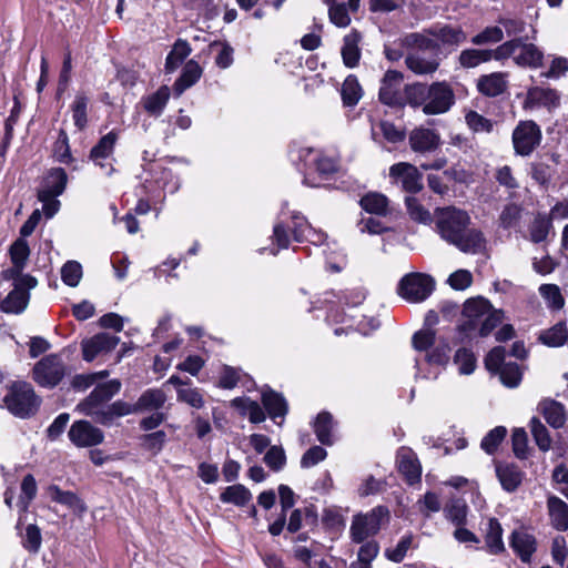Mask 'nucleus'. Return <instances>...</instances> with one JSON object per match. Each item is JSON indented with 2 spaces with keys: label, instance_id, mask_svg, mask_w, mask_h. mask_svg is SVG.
<instances>
[{
  "label": "nucleus",
  "instance_id": "obj_1",
  "mask_svg": "<svg viewBox=\"0 0 568 568\" xmlns=\"http://www.w3.org/2000/svg\"><path fill=\"white\" fill-rule=\"evenodd\" d=\"M469 214L455 206L435 210V225L440 239L454 245L465 254H480L485 251L487 241L483 232L470 227Z\"/></svg>",
  "mask_w": 568,
  "mask_h": 568
},
{
  "label": "nucleus",
  "instance_id": "obj_2",
  "mask_svg": "<svg viewBox=\"0 0 568 568\" xmlns=\"http://www.w3.org/2000/svg\"><path fill=\"white\" fill-rule=\"evenodd\" d=\"M504 318L484 297L469 298L464 303L460 323L457 326V342L463 344L473 338L488 336Z\"/></svg>",
  "mask_w": 568,
  "mask_h": 568
},
{
  "label": "nucleus",
  "instance_id": "obj_3",
  "mask_svg": "<svg viewBox=\"0 0 568 568\" xmlns=\"http://www.w3.org/2000/svg\"><path fill=\"white\" fill-rule=\"evenodd\" d=\"M406 98L410 108H420L426 115L444 114L455 104L454 90L446 81L406 84Z\"/></svg>",
  "mask_w": 568,
  "mask_h": 568
},
{
  "label": "nucleus",
  "instance_id": "obj_4",
  "mask_svg": "<svg viewBox=\"0 0 568 568\" xmlns=\"http://www.w3.org/2000/svg\"><path fill=\"white\" fill-rule=\"evenodd\" d=\"M298 161L303 162V184L310 187H324L325 181L338 171L335 158L327 156L313 148H301L297 152Z\"/></svg>",
  "mask_w": 568,
  "mask_h": 568
},
{
  "label": "nucleus",
  "instance_id": "obj_5",
  "mask_svg": "<svg viewBox=\"0 0 568 568\" xmlns=\"http://www.w3.org/2000/svg\"><path fill=\"white\" fill-rule=\"evenodd\" d=\"M3 402L12 415L29 418L38 412L42 400L30 383L14 382L11 384Z\"/></svg>",
  "mask_w": 568,
  "mask_h": 568
},
{
  "label": "nucleus",
  "instance_id": "obj_6",
  "mask_svg": "<svg viewBox=\"0 0 568 568\" xmlns=\"http://www.w3.org/2000/svg\"><path fill=\"white\" fill-rule=\"evenodd\" d=\"M286 213L284 209H282L280 213V220L274 224L273 227V242L276 244L277 248H272L271 254L276 255L278 250L288 248L291 239L290 231L293 234V239L296 242H303L305 239V234L312 227L308 223L307 219L302 215L300 212L293 211L290 214L291 224L286 223L284 219Z\"/></svg>",
  "mask_w": 568,
  "mask_h": 568
},
{
  "label": "nucleus",
  "instance_id": "obj_7",
  "mask_svg": "<svg viewBox=\"0 0 568 568\" xmlns=\"http://www.w3.org/2000/svg\"><path fill=\"white\" fill-rule=\"evenodd\" d=\"M68 374V367L60 355L49 354L32 368V379L43 388L57 387Z\"/></svg>",
  "mask_w": 568,
  "mask_h": 568
},
{
  "label": "nucleus",
  "instance_id": "obj_8",
  "mask_svg": "<svg viewBox=\"0 0 568 568\" xmlns=\"http://www.w3.org/2000/svg\"><path fill=\"white\" fill-rule=\"evenodd\" d=\"M121 389V382L119 379H111L109 382L98 384L93 390L77 406L75 410L92 417L95 422L99 417L100 409L104 407L113 396Z\"/></svg>",
  "mask_w": 568,
  "mask_h": 568
},
{
  "label": "nucleus",
  "instance_id": "obj_9",
  "mask_svg": "<svg viewBox=\"0 0 568 568\" xmlns=\"http://www.w3.org/2000/svg\"><path fill=\"white\" fill-rule=\"evenodd\" d=\"M435 282L432 276L422 273L405 275L398 284V294L406 301L419 303L425 301L434 291Z\"/></svg>",
  "mask_w": 568,
  "mask_h": 568
},
{
  "label": "nucleus",
  "instance_id": "obj_10",
  "mask_svg": "<svg viewBox=\"0 0 568 568\" xmlns=\"http://www.w3.org/2000/svg\"><path fill=\"white\" fill-rule=\"evenodd\" d=\"M13 288L1 303V311L4 313L20 314L29 303V291L34 288L38 281L32 275H26L22 278H10Z\"/></svg>",
  "mask_w": 568,
  "mask_h": 568
},
{
  "label": "nucleus",
  "instance_id": "obj_11",
  "mask_svg": "<svg viewBox=\"0 0 568 568\" xmlns=\"http://www.w3.org/2000/svg\"><path fill=\"white\" fill-rule=\"evenodd\" d=\"M541 139V130L535 121H520L511 135L515 153L529 156L539 146Z\"/></svg>",
  "mask_w": 568,
  "mask_h": 568
},
{
  "label": "nucleus",
  "instance_id": "obj_12",
  "mask_svg": "<svg viewBox=\"0 0 568 568\" xmlns=\"http://www.w3.org/2000/svg\"><path fill=\"white\" fill-rule=\"evenodd\" d=\"M388 517L387 508L383 506L375 507L364 515L354 517L351 526L352 539L355 542H363L369 536L377 534L384 518Z\"/></svg>",
  "mask_w": 568,
  "mask_h": 568
},
{
  "label": "nucleus",
  "instance_id": "obj_13",
  "mask_svg": "<svg viewBox=\"0 0 568 568\" xmlns=\"http://www.w3.org/2000/svg\"><path fill=\"white\" fill-rule=\"evenodd\" d=\"M403 73L396 70H388L382 81L379 88V101L388 106L408 105L406 98V85L402 91Z\"/></svg>",
  "mask_w": 568,
  "mask_h": 568
},
{
  "label": "nucleus",
  "instance_id": "obj_14",
  "mask_svg": "<svg viewBox=\"0 0 568 568\" xmlns=\"http://www.w3.org/2000/svg\"><path fill=\"white\" fill-rule=\"evenodd\" d=\"M389 176L407 193H417L423 189V174L410 163L399 162L392 165Z\"/></svg>",
  "mask_w": 568,
  "mask_h": 568
},
{
  "label": "nucleus",
  "instance_id": "obj_15",
  "mask_svg": "<svg viewBox=\"0 0 568 568\" xmlns=\"http://www.w3.org/2000/svg\"><path fill=\"white\" fill-rule=\"evenodd\" d=\"M70 442L77 447H93L103 443V432L88 420L74 422L68 433Z\"/></svg>",
  "mask_w": 568,
  "mask_h": 568
},
{
  "label": "nucleus",
  "instance_id": "obj_16",
  "mask_svg": "<svg viewBox=\"0 0 568 568\" xmlns=\"http://www.w3.org/2000/svg\"><path fill=\"white\" fill-rule=\"evenodd\" d=\"M9 254L12 265L1 272V277L3 280L22 278L27 275L23 271L27 267L30 256L28 242L19 237L11 244Z\"/></svg>",
  "mask_w": 568,
  "mask_h": 568
},
{
  "label": "nucleus",
  "instance_id": "obj_17",
  "mask_svg": "<svg viewBox=\"0 0 568 568\" xmlns=\"http://www.w3.org/2000/svg\"><path fill=\"white\" fill-rule=\"evenodd\" d=\"M429 33L438 43V52L442 50L450 52L467 39L465 31L460 27L452 24H434L429 27Z\"/></svg>",
  "mask_w": 568,
  "mask_h": 568
},
{
  "label": "nucleus",
  "instance_id": "obj_18",
  "mask_svg": "<svg viewBox=\"0 0 568 568\" xmlns=\"http://www.w3.org/2000/svg\"><path fill=\"white\" fill-rule=\"evenodd\" d=\"M118 139V133L115 131H111L103 135L90 151V160L97 166H100L102 170H104L106 175H111L114 171L109 160L112 159Z\"/></svg>",
  "mask_w": 568,
  "mask_h": 568
},
{
  "label": "nucleus",
  "instance_id": "obj_19",
  "mask_svg": "<svg viewBox=\"0 0 568 568\" xmlns=\"http://www.w3.org/2000/svg\"><path fill=\"white\" fill-rule=\"evenodd\" d=\"M120 338L110 333H99L81 343L82 355L85 362H92L99 355L110 353L116 347Z\"/></svg>",
  "mask_w": 568,
  "mask_h": 568
},
{
  "label": "nucleus",
  "instance_id": "obj_20",
  "mask_svg": "<svg viewBox=\"0 0 568 568\" xmlns=\"http://www.w3.org/2000/svg\"><path fill=\"white\" fill-rule=\"evenodd\" d=\"M408 142L414 152L427 154L435 152L440 146L442 140L436 130L420 125L410 131Z\"/></svg>",
  "mask_w": 568,
  "mask_h": 568
},
{
  "label": "nucleus",
  "instance_id": "obj_21",
  "mask_svg": "<svg viewBox=\"0 0 568 568\" xmlns=\"http://www.w3.org/2000/svg\"><path fill=\"white\" fill-rule=\"evenodd\" d=\"M442 59L436 53L408 52L405 57V64L416 75H432L439 65Z\"/></svg>",
  "mask_w": 568,
  "mask_h": 568
},
{
  "label": "nucleus",
  "instance_id": "obj_22",
  "mask_svg": "<svg viewBox=\"0 0 568 568\" xmlns=\"http://www.w3.org/2000/svg\"><path fill=\"white\" fill-rule=\"evenodd\" d=\"M402 45L409 52H430L438 54V43L430 36L429 28L423 29L420 32H410L402 38Z\"/></svg>",
  "mask_w": 568,
  "mask_h": 568
},
{
  "label": "nucleus",
  "instance_id": "obj_23",
  "mask_svg": "<svg viewBox=\"0 0 568 568\" xmlns=\"http://www.w3.org/2000/svg\"><path fill=\"white\" fill-rule=\"evenodd\" d=\"M131 414H136V408L134 407V404L128 403L122 399H118L102 407L100 409L99 417L95 422L103 426L110 427L114 424L115 419Z\"/></svg>",
  "mask_w": 568,
  "mask_h": 568
},
{
  "label": "nucleus",
  "instance_id": "obj_24",
  "mask_svg": "<svg viewBox=\"0 0 568 568\" xmlns=\"http://www.w3.org/2000/svg\"><path fill=\"white\" fill-rule=\"evenodd\" d=\"M68 183V174L62 168H53L48 171L42 180L38 194L60 196Z\"/></svg>",
  "mask_w": 568,
  "mask_h": 568
},
{
  "label": "nucleus",
  "instance_id": "obj_25",
  "mask_svg": "<svg viewBox=\"0 0 568 568\" xmlns=\"http://www.w3.org/2000/svg\"><path fill=\"white\" fill-rule=\"evenodd\" d=\"M170 95V88L161 85L155 92L144 95L140 101V105L149 115L159 118L163 113Z\"/></svg>",
  "mask_w": 568,
  "mask_h": 568
},
{
  "label": "nucleus",
  "instance_id": "obj_26",
  "mask_svg": "<svg viewBox=\"0 0 568 568\" xmlns=\"http://www.w3.org/2000/svg\"><path fill=\"white\" fill-rule=\"evenodd\" d=\"M547 508L551 526L558 531L568 529V505L557 496H549Z\"/></svg>",
  "mask_w": 568,
  "mask_h": 568
},
{
  "label": "nucleus",
  "instance_id": "obj_27",
  "mask_svg": "<svg viewBox=\"0 0 568 568\" xmlns=\"http://www.w3.org/2000/svg\"><path fill=\"white\" fill-rule=\"evenodd\" d=\"M510 547L519 556L521 561L529 562L536 551V539L526 531L515 530L511 534Z\"/></svg>",
  "mask_w": 568,
  "mask_h": 568
},
{
  "label": "nucleus",
  "instance_id": "obj_28",
  "mask_svg": "<svg viewBox=\"0 0 568 568\" xmlns=\"http://www.w3.org/2000/svg\"><path fill=\"white\" fill-rule=\"evenodd\" d=\"M477 88L478 91L486 97H497L504 93L507 88L506 74L503 72H494L481 75L478 79Z\"/></svg>",
  "mask_w": 568,
  "mask_h": 568
},
{
  "label": "nucleus",
  "instance_id": "obj_29",
  "mask_svg": "<svg viewBox=\"0 0 568 568\" xmlns=\"http://www.w3.org/2000/svg\"><path fill=\"white\" fill-rule=\"evenodd\" d=\"M399 473L406 478L408 484L419 481L422 469L417 458L409 450H400L397 456Z\"/></svg>",
  "mask_w": 568,
  "mask_h": 568
},
{
  "label": "nucleus",
  "instance_id": "obj_30",
  "mask_svg": "<svg viewBox=\"0 0 568 568\" xmlns=\"http://www.w3.org/2000/svg\"><path fill=\"white\" fill-rule=\"evenodd\" d=\"M202 75V68L194 60H189L183 67L182 74L173 84L176 95H181L186 89L194 85Z\"/></svg>",
  "mask_w": 568,
  "mask_h": 568
},
{
  "label": "nucleus",
  "instance_id": "obj_31",
  "mask_svg": "<svg viewBox=\"0 0 568 568\" xmlns=\"http://www.w3.org/2000/svg\"><path fill=\"white\" fill-rule=\"evenodd\" d=\"M541 413L546 422L552 428H561L567 420V412L565 406L554 399H545L540 403Z\"/></svg>",
  "mask_w": 568,
  "mask_h": 568
},
{
  "label": "nucleus",
  "instance_id": "obj_32",
  "mask_svg": "<svg viewBox=\"0 0 568 568\" xmlns=\"http://www.w3.org/2000/svg\"><path fill=\"white\" fill-rule=\"evenodd\" d=\"M519 53L514 55V61L519 67L537 69L542 65L544 53L532 43L520 41Z\"/></svg>",
  "mask_w": 568,
  "mask_h": 568
},
{
  "label": "nucleus",
  "instance_id": "obj_33",
  "mask_svg": "<svg viewBox=\"0 0 568 568\" xmlns=\"http://www.w3.org/2000/svg\"><path fill=\"white\" fill-rule=\"evenodd\" d=\"M496 475L506 491H515L523 480V473L514 464H497Z\"/></svg>",
  "mask_w": 568,
  "mask_h": 568
},
{
  "label": "nucleus",
  "instance_id": "obj_34",
  "mask_svg": "<svg viewBox=\"0 0 568 568\" xmlns=\"http://www.w3.org/2000/svg\"><path fill=\"white\" fill-rule=\"evenodd\" d=\"M262 403L273 420L278 417L284 418L287 414V402L280 393L272 389L264 390L262 393Z\"/></svg>",
  "mask_w": 568,
  "mask_h": 568
},
{
  "label": "nucleus",
  "instance_id": "obj_35",
  "mask_svg": "<svg viewBox=\"0 0 568 568\" xmlns=\"http://www.w3.org/2000/svg\"><path fill=\"white\" fill-rule=\"evenodd\" d=\"M485 548L489 554L498 555L505 550L503 528L496 518H490L485 534Z\"/></svg>",
  "mask_w": 568,
  "mask_h": 568
},
{
  "label": "nucleus",
  "instance_id": "obj_36",
  "mask_svg": "<svg viewBox=\"0 0 568 568\" xmlns=\"http://www.w3.org/2000/svg\"><path fill=\"white\" fill-rule=\"evenodd\" d=\"M361 41V34L356 31L344 37V43L342 47L343 62L347 68H355L361 58V50L358 43Z\"/></svg>",
  "mask_w": 568,
  "mask_h": 568
},
{
  "label": "nucleus",
  "instance_id": "obj_37",
  "mask_svg": "<svg viewBox=\"0 0 568 568\" xmlns=\"http://www.w3.org/2000/svg\"><path fill=\"white\" fill-rule=\"evenodd\" d=\"M192 49L186 40L179 39L173 44L172 50L169 52L165 60V72H174L183 61L191 54Z\"/></svg>",
  "mask_w": 568,
  "mask_h": 568
},
{
  "label": "nucleus",
  "instance_id": "obj_38",
  "mask_svg": "<svg viewBox=\"0 0 568 568\" xmlns=\"http://www.w3.org/2000/svg\"><path fill=\"white\" fill-rule=\"evenodd\" d=\"M38 491V486L34 477L31 474H28L23 477L21 483V494L19 496V500L17 506L19 508L20 516L26 514L29 509L31 501L36 498ZM21 525V517L19 518L17 528Z\"/></svg>",
  "mask_w": 568,
  "mask_h": 568
},
{
  "label": "nucleus",
  "instance_id": "obj_39",
  "mask_svg": "<svg viewBox=\"0 0 568 568\" xmlns=\"http://www.w3.org/2000/svg\"><path fill=\"white\" fill-rule=\"evenodd\" d=\"M166 396L163 390L150 388L142 393L138 402L134 404L136 413L145 410H158L163 407Z\"/></svg>",
  "mask_w": 568,
  "mask_h": 568
},
{
  "label": "nucleus",
  "instance_id": "obj_40",
  "mask_svg": "<svg viewBox=\"0 0 568 568\" xmlns=\"http://www.w3.org/2000/svg\"><path fill=\"white\" fill-rule=\"evenodd\" d=\"M90 99L84 92H78L70 105L74 125L82 131L88 125V108Z\"/></svg>",
  "mask_w": 568,
  "mask_h": 568
},
{
  "label": "nucleus",
  "instance_id": "obj_41",
  "mask_svg": "<svg viewBox=\"0 0 568 568\" xmlns=\"http://www.w3.org/2000/svg\"><path fill=\"white\" fill-rule=\"evenodd\" d=\"M529 100L539 106L548 110L555 109L560 104V95L554 89L535 88L528 93Z\"/></svg>",
  "mask_w": 568,
  "mask_h": 568
},
{
  "label": "nucleus",
  "instance_id": "obj_42",
  "mask_svg": "<svg viewBox=\"0 0 568 568\" xmlns=\"http://www.w3.org/2000/svg\"><path fill=\"white\" fill-rule=\"evenodd\" d=\"M48 495L53 501L64 505L73 510H85L83 501L74 493L64 491L57 485L49 486Z\"/></svg>",
  "mask_w": 568,
  "mask_h": 568
},
{
  "label": "nucleus",
  "instance_id": "obj_43",
  "mask_svg": "<svg viewBox=\"0 0 568 568\" xmlns=\"http://www.w3.org/2000/svg\"><path fill=\"white\" fill-rule=\"evenodd\" d=\"M251 498V491L241 484L226 487L220 496L222 503L233 504L239 507L245 506Z\"/></svg>",
  "mask_w": 568,
  "mask_h": 568
},
{
  "label": "nucleus",
  "instance_id": "obj_44",
  "mask_svg": "<svg viewBox=\"0 0 568 568\" xmlns=\"http://www.w3.org/2000/svg\"><path fill=\"white\" fill-rule=\"evenodd\" d=\"M489 61L488 49H465L458 55V63L464 69H473Z\"/></svg>",
  "mask_w": 568,
  "mask_h": 568
},
{
  "label": "nucleus",
  "instance_id": "obj_45",
  "mask_svg": "<svg viewBox=\"0 0 568 568\" xmlns=\"http://www.w3.org/2000/svg\"><path fill=\"white\" fill-rule=\"evenodd\" d=\"M460 375H471L477 367V357L470 348L459 347L453 357Z\"/></svg>",
  "mask_w": 568,
  "mask_h": 568
},
{
  "label": "nucleus",
  "instance_id": "obj_46",
  "mask_svg": "<svg viewBox=\"0 0 568 568\" xmlns=\"http://www.w3.org/2000/svg\"><path fill=\"white\" fill-rule=\"evenodd\" d=\"M539 339L550 347L562 346L568 341V328L565 322H559L552 327L544 331Z\"/></svg>",
  "mask_w": 568,
  "mask_h": 568
},
{
  "label": "nucleus",
  "instance_id": "obj_47",
  "mask_svg": "<svg viewBox=\"0 0 568 568\" xmlns=\"http://www.w3.org/2000/svg\"><path fill=\"white\" fill-rule=\"evenodd\" d=\"M468 507L463 499H452L444 507V514L447 520L455 526H465L467 523Z\"/></svg>",
  "mask_w": 568,
  "mask_h": 568
},
{
  "label": "nucleus",
  "instance_id": "obj_48",
  "mask_svg": "<svg viewBox=\"0 0 568 568\" xmlns=\"http://www.w3.org/2000/svg\"><path fill=\"white\" fill-rule=\"evenodd\" d=\"M342 101L345 106H354L363 95L362 88L355 75H348L341 89Z\"/></svg>",
  "mask_w": 568,
  "mask_h": 568
},
{
  "label": "nucleus",
  "instance_id": "obj_49",
  "mask_svg": "<svg viewBox=\"0 0 568 568\" xmlns=\"http://www.w3.org/2000/svg\"><path fill=\"white\" fill-rule=\"evenodd\" d=\"M333 416L323 412L320 413L314 423V432L316 434L317 439L323 445H332L333 444Z\"/></svg>",
  "mask_w": 568,
  "mask_h": 568
},
{
  "label": "nucleus",
  "instance_id": "obj_50",
  "mask_svg": "<svg viewBox=\"0 0 568 568\" xmlns=\"http://www.w3.org/2000/svg\"><path fill=\"white\" fill-rule=\"evenodd\" d=\"M551 230V220L545 214H538L529 227L530 240L534 243L545 242Z\"/></svg>",
  "mask_w": 568,
  "mask_h": 568
},
{
  "label": "nucleus",
  "instance_id": "obj_51",
  "mask_svg": "<svg viewBox=\"0 0 568 568\" xmlns=\"http://www.w3.org/2000/svg\"><path fill=\"white\" fill-rule=\"evenodd\" d=\"M361 206L368 213L385 215L387 213L388 200L381 193H368L359 201Z\"/></svg>",
  "mask_w": 568,
  "mask_h": 568
},
{
  "label": "nucleus",
  "instance_id": "obj_52",
  "mask_svg": "<svg viewBox=\"0 0 568 568\" xmlns=\"http://www.w3.org/2000/svg\"><path fill=\"white\" fill-rule=\"evenodd\" d=\"M530 430L536 445L540 450L547 452L551 447V438L547 427L537 418L532 417L530 420Z\"/></svg>",
  "mask_w": 568,
  "mask_h": 568
},
{
  "label": "nucleus",
  "instance_id": "obj_53",
  "mask_svg": "<svg viewBox=\"0 0 568 568\" xmlns=\"http://www.w3.org/2000/svg\"><path fill=\"white\" fill-rule=\"evenodd\" d=\"M465 121L474 133H490L494 129V122L491 120L473 110L465 114Z\"/></svg>",
  "mask_w": 568,
  "mask_h": 568
},
{
  "label": "nucleus",
  "instance_id": "obj_54",
  "mask_svg": "<svg viewBox=\"0 0 568 568\" xmlns=\"http://www.w3.org/2000/svg\"><path fill=\"white\" fill-rule=\"evenodd\" d=\"M506 435V427L497 426L485 435V437L481 439L480 447L487 454L491 455L497 450L499 444L504 440Z\"/></svg>",
  "mask_w": 568,
  "mask_h": 568
},
{
  "label": "nucleus",
  "instance_id": "obj_55",
  "mask_svg": "<svg viewBox=\"0 0 568 568\" xmlns=\"http://www.w3.org/2000/svg\"><path fill=\"white\" fill-rule=\"evenodd\" d=\"M82 278V266L77 261H68L61 268L62 282L70 286L75 287Z\"/></svg>",
  "mask_w": 568,
  "mask_h": 568
},
{
  "label": "nucleus",
  "instance_id": "obj_56",
  "mask_svg": "<svg viewBox=\"0 0 568 568\" xmlns=\"http://www.w3.org/2000/svg\"><path fill=\"white\" fill-rule=\"evenodd\" d=\"M504 39L503 28L499 26L487 27L471 38L474 45H483L488 43H498Z\"/></svg>",
  "mask_w": 568,
  "mask_h": 568
},
{
  "label": "nucleus",
  "instance_id": "obj_57",
  "mask_svg": "<svg viewBox=\"0 0 568 568\" xmlns=\"http://www.w3.org/2000/svg\"><path fill=\"white\" fill-rule=\"evenodd\" d=\"M501 383L507 387H517L521 381V371L517 363H506L498 372Z\"/></svg>",
  "mask_w": 568,
  "mask_h": 568
},
{
  "label": "nucleus",
  "instance_id": "obj_58",
  "mask_svg": "<svg viewBox=\"0 0 568 568\" xmlns=\"http://www.w3.org/2000/svg\"><path fill=\"white\" fill-rule=\"evenodd\" d=\"M450 347L447 342H443L433 347L425 356L429 365L446 366L449 362Z\"/></svg>",
  "mask_w": 568,
  "mask_h": 568
},
{
  "label": "nucleus",
  "instance_id": "obj_59",
  "mask_svg": "<svg viewBox=\"0 0 568 568\" xmlns=\"http://www.w3.org/2000/svg\"><path fill=\"white\" fill-rule=\"evenodd\" d=\"M264 463L274 471H280L286 464V455L281 446H271L265 453Z\"/></svg>",
  "mask_w": 568,
  "mask_h": 568
},
{
  "label": "nucleus",
  "instance_id": "obj_60",
  "mask_svg": "<svg viewBox=\"0 0 568 568\" xmlns=\"http://www.w3.org/2000/svg\"><path fill=\"white\" fill-rule=\"evenodd\" d=\"M42 538L41 531L37 525L30 524L26 528V534L22 537V546L29 552H38L41 547Z\"/></svg>",
  "mask_w": 568,
  "mask_h": 568
},
{
  "label": "nucleus",
  "instance_id": "obj_61",
  "mask_svg": "<svg viewBox=\"0 0 568 568\" xmlns=\"http://www.w3.org/2000/svg\"><path fill=\"white\" fill-rule=\"evenodd\" d=\"M412 544L413 536L405 535L394 548H387L385 550V556L393 562H400L405 558L408 549L412 547Z\"/></svg>",
  "mask_w": 568,
  "mask_h": 568
},
{
  "label": "nucleus",
  "instance_id": "obj_62",
  "mask_svg": "<svg viewBox=\"0 0 568 568\" xmlns=\"http://www.w3.org/2000/svg\"><path fill=\"white\" fill-rule=\"evenodd\" d=\"M166 442V434L164 430H156L145 434L141 437L142 446L152 452L154 455L159 454Z\"/></svg>",
  "mask_w": 568,
  "mask_h": 568
},
{
  "label": "nucleus",
  "instance_id": "obj_63",
  "mask_svg": "<svg viewBox=\"0 0 568 568\" xmlns=\"http://www.w3.org/2000/svg\"><path fill=\"white\" fill-rule=\"evenodd\" d=\"M405 203L408 210V213L410 217L414 221L420 222V223H429L432 221V215L429 211H427L417 199L413 196H406Z\"/></svg>",
  "mask_w": 568,
  "mask_h": 568
},
{
  "label": "nucleus",
  "instance_id": "obj_64",
  "mask_svg": "<svg viewBox=\"0 0 568 568\" xmlns=\"http://www.w3.org/2000/svg\"><path fill=\"white\" fill-rule=\"evenodd\" d=\"M520 45V39H511L509 41L504 42L498 45L496 49L490 50L488 52L490 54V60L501 61L513 57Z\"/></svg>",
  "mask_w": 568,
  "mask_h": 568
}]
</instances>
